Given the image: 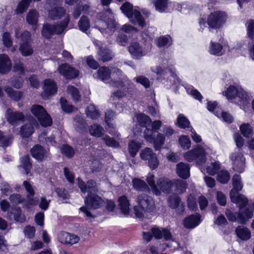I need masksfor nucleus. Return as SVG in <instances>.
<instances>
[{"label":"nucleus","instance_id":"1","mask_svg":"<svg viewBox=\"0 0 254 254\" xmlns=\"http://www.w3.org/2000/svg\"><path fill=\"white\" fill-rule=\"evenodd\" d=\"M184 157L189 162L194 160L196 165L199 167L201 172L203 174L206 173L208 175H230L229 172L219 161L211 162L203 167L207 160L206 152L200 145H197L192 149L186 152L184 154Z\"/></svg>","mask_w":254,"mask_h":254},{"label":"nucleus","instance_id":"2","mask_svg":"<svg viewBox=\"0 0 254 254\" xmlns=\"http://www.w3.org/2000/svg\"><path fill=\"white\" fill-rule=\"evenodd\" d=\"M77 182L78 187L81 191L84 193H88V195L84 200L86 206L80 207L79 210L88 219L93 218L94 216L87 207L92 209H97L101 208L105 203L103 198L96 194L99 190L98 186L92 180H89L85 184L79 177L77 178Z\"/></svg>","mask_w":254,"mask_h":254},{"label":"nucleus","instance_id":"3","mask_svg":"<svg viewBox=\"0 0 254 254\" xmlns=\"http://www.w3.org/2000/svg\"><path fill=\"white\" fill-rule=\"evenodd\" d=\"M70 21V17L67 14L64 18L56 23H45L43 24L41 29L42 36L47 40H50L55 35L64 34L69 29L68 25Z\"/></svg>","mask_w":254,"mask_h":254},{"label":"nucleus","instance_id":"4","mask_svg":"<svg viewBox=\"0 0 254 254\" xmlns=\"http://www.w3.org/2000/svg\"><path fill=\"white\" fill-rule=\"evenodd\" d=\"M137 202L138 206H134L133 209L134 214L137 218H142L144 212H152L155 210V202L150 196L141 194L138 196Z\"/></svg>","mask_w":254,"mask_h":254},{"label":"nucleus","instance_id":"5","mask_svg":"<svg viewBox=\"0 0 254 254\" xmlns=\"http://www.w3.org/2000/svg\"><path fill=\"white\" fill-rule=\"evenodd\" d=\"M147 181L151 188L153 193L156 195L160 194L159 190L166 193L174 192V188L171 186L172 185H173V181L161 178L156 184L154 176H148Z\"/></svg>","mask_w":254,"mask_h":254},{"label":"nucleus","instance_id":"6","mask_svg":"<svg viewBox=\"0 0 254 254\" xmlns=\"http://www.w3.org/2000/svg\"><path fill=\"white\" fill-rule=\"evenodd\" d=\"M156 72L158 75V79L161 82L166 79L167 81L170 82V85H173L179 84L180 80L175 73V69L172 65H167L166 67L159 66L156 67Z\"/></svg>","mask_w":254,"mask_h":254},{"label":"nucleus","instance_id":"7","mask_svg":"<svg viewBox=\"0 0 254 254\" xmlns=\"http://www.w3.org/2000/svg\"><path fill=\"white\" fill-rule=\"evenodd\" d=\"M31 111L32 114L38 119L42 127H47L52 125V120L51 117L42 106L34 105L32 106Z\"/></svg>","mask_w":254,"mask_h":254},{"label":"nucleus","instance_id":"8","mask_svg":"<svg viewBox=\"0 0 254 254\" xmlns=\"http://www.w3.org/2000/svg\"><path fill=\"white\" fill-rule=\"evenodd\" d=\"M227 14L224 11H216L211 13L207 18V24L213 29H219L225 23Z\"/></svg>","mask_w":254,"mask_h":254},{"label":"nucleus","instance_id":"9","mask_svg":"<svg viewBox=\"0 0 254 254\" xmlns=\"http://www.w3.org/2000/svg\"><path fill=\"white\" fill-rule=\"evenodd\" d=\"M145 139L148 142L153 143L156 150H159L164 144L165 137L163 134L158 133L155 137V134L152 133V130L145 129L143 132Z\"/></svg>","mask_w":254,"mask_h":254},{"label":"nucleus","instance_id":"10","mask_svg":"<svg viewBox=\"0 0 254 254\" xmlns=\"http://www.w3.org/2000/svg\"><path fill=\"white\" fill-rule=\"evenodd\" d=\"M140 156L142 160L148 161V166L151 170L158 167L159 160L152 149L148 147L143 149L140 152Z\"/></svg>","mask_w":254,"mask_h":254},{"label":"nucleus","instance_id":"11","mask_svg":"<svg viewBox=\"0 0 254 254\" xmlns=\"http://www.w3.org/2000/svg\"><path fill=\"white\" fill-rule=\"evenodd\" d=\"M230 158L234 171L242 173L245 168V158L243 154L240 152H235L231 154Z\"/></svg>","mask_w":254,"mask_h":254},{"label":"nucleus","instance_id":"12","mask_svg":"<svg viewBox=\"0 0 254 254\" xmlns=\"http://www.w3.org/2000/svg\"><path fill=\"white\" fill-rule=\"evenodd\" d=\"M59 72L66 79H73L78 77L79 71L69 64H64L59 66Z\"/></svg>","mask_w":254,"mask_h":254},{"label":"nucleus","instance_id":"13","mask_svg":"<svg viewBox=\"0 0 254 254\" xmlns=\"http://www.w3.org/2000/svg\"><path fill=\"white\" fill-rule=\"evenodd\" d=\"M254 203L248 207H242L239 208L238 212V222L241 224L245 223L253 215Z\"/></svg>","mask_w":254,"mask_h":254},{"label":"nucleus","instance_id":"14","mask_svg":"<svg viewBox=\"0 0 254 254\" xmlns=\"http://www.w3.org/2000/svg\"><path fill=\"white\" fill-rule=\"evenodd\" d=\"M32 156L38 161H42L48 157L49 153L39 144L35 145L30 150Z\"/></svg>","mask_w":254,"mask_h":254},{"label":"nucleus","instance_id":"15","mask_svg":"<svg viewBox=\"0 0 254 254\" xmlns=\"http://www.w3.org/2000/svg\"><path fill=\"white\" fill-rule=\"evenodd\" d=\"M78 236L70 234L67 232H62L58 235V241L62 244L65 245H73L77 243L79 241Z\"/></svg>","mask_w":254,"mask_h":254},{"label":"nucleus","instance_id":"16","mask_svg":"<svg viewBox=\"0 0 254 254\" xmlns=\"http://www.w3.org/2000/svg\"><path fill=\"white\" fill-rule=\"evenodd\" d=\"M39 17V12L35 9H30L27 13L26 21L34 31L37 29Z\"/></svg>","mask_w":254,"mask_h":254},{"label":"nucleus","instance_id":"17","mask_svg":"<svg viewBox=\"0 0 254 254\" xmlns=\"http://www.w3.org/2000/svg\"><path fill=\"white\" fill-rule=\"evenodd\" d=\"M7 121L12 125H16L19 122L23 121L24 116L21 112H12L10 109H7L5 114Z\"/></svg>","mask_w":254,"mask_h":254},{"label":"nucleus","instance_id":"18","mask_svg":"<svg viewBox=\"0 0 254 254\" xmlns=\"http://www.w3.org/2000/svg\"><path fill=\"white\" fill-rule=\"evenodd\" d=\"M230 196L232 201L237 204L239 208L245 207L248 203V199L245 195L238 193L234 190H231L230 192Z\"/></svg>","mask_w":254,"mask_h":254},{"label":"nucleus","instance_id":"19","mask_svg":"<svg viewBox=\"0 0 254 254\" xmlns=\"http://www.w3.org/2000/svg\"><path fill=\"white\" fill-rule=\"evenodd\" d=\"M199 214L191 215L186 217L183 222L184 226L188 229H193L197 226L201 222Z\"/></svg>","mask_w":254,"mask_h":254},{"label":"nucleus","instance_id":"20","mask_svg":"<svg viewBox=\"0 0 254 254\" xmlns=\"http://www.w3.org/2000/svg\"><path fill=\"white\" fill-rule=\"evenodd\" d=\"M128 19L132 24L137 25L141 28H143L146 26V24L145 18L142 15L141 12L138 10L134 9V13Z\"/></svg>","mask_w":254,"mask_h":254},{"label":"nucleus","instance_id":"21","mask_svg":"<svg viewBox=\"0 0 254 254\" xmlns=\"http://www.w3.org/2000/svg\"><path fill=\"white\" fill-rule=\"evenodd\" d=\"M169 206L172 209H178V213H182L184 210V205L181 203L180 198L177 195L170 196L168 199Z\"/></svg>","mask_w":254,"mask_h":254},{"label":"nucleus","instance_id":"22","mask_svg":"<svg viewBox=\"0 0 254 254\" xmlns=\"http://www.w3.org/2000/svg\"><path fill=\"white\" fill-rule=\"evenodd\" d=\"M43 89L47 97L55 94L57 92V86L55 81L51 79H45L44 82Z\"/></svg>","mask_w":254,"mask_h":254},{"label":"nucleus","instance_id":"23","mask_svg":"<svg viewBox=\"0 0 254 254\" xmlns=\"http://www.w3.org/2000/svg\"><path fill=\"white\" fill-rule=\"evenodd\" d=\"M151 232L156 239H160L163 237L166 241L172 239V236L170 230L167 229H160L158 228L153 227L151 229Z\"/></svg>","mask_w":254,"mask_h":254},{"label":"nucleus","instance_id":"24","mask_svg":"<svg viewBox=\"0 0 254 254\" xmlns=\"http://www.w3.org/2000/svg\"><path fill=\"white\" fill-rule=\"evenodd\" d=\"M11 66V61L6 54H0V73L5 74L9 72Z\"/></svg>","mask_w":254,"mask_h":254},{"label":"nucleus","instance_id":"25","mask_svg":"<svg viewBox=\"0 0 254 254\" xmlns=\"http://www.w3.org/2000/svg\"><path fill=\"white\" fill-rule=\"evenodd\" d=\"M66 13L65 9L63 7H55L48 11L49 18L53 20H58L64 17Z\"/></svg>","mask_w":254,"mask_h":254},{"label":"nucleus","instance_id":"26","mask_svg":"<svg viewBox=\"0 0 254 254\" xmlns=\"http://www.w3.org/2000/svg\"><path fill=\"white\" fill-rule=\"evenodd\" d=\"M118 207L121 212L125 215H127L130 211V204L129 200L125 195H123L118 198Z\"/></svg>","mask_w":254,"mask_h":254},{"label":"nucleus","instance_id":"27","mask_svg":"<svg viewBox=\"0 0 254 254\" xmlns=\"http://www.w3.org/2000/svg\"><path fill=\"white\" fill-rule=\"evenodd\" d=\"M98 54L99 60L102 61L103 62L110 61L114 57L112 51L106 47H99Z\"/></svg>","mask_w":254,"mask_h":254},{"label":"nucleus","instance_id":"28","mask_svg":"<svg viewBox=\"0 0 254 254\" xmlns=\"http://www.w3.org/2000/svg\"><path fill=\"white\" fill-rule=\"evenodd\" d=\"M128 51L134 59L138 60L144 55L141 47L137 42L132 43L129 47Z\"/></svg>","mask_w":254,"mask_h":254},{"label":"nucleus","instance_id":"29","mask_svg":"<svg viewBox=\"0 0 254 254\" xmlns=\"http://www.w3.org/2000/svg\"><path fill=\"white\" fill-rule=\"evenodd\" d=\"M74 127L76 131L80 133L86 130L87 124L85 120L80 115H76L74 118Z\"/></svg>","mask_w":254,"mask_h":254},{"label":"nucleus","instance_id":"30","mask_svg":"<svg viewBox=\"0 0 254 254\" xmlns=\"http://www.w3.org/2000/svg\"><path fill=\"white\" fill-rule=\"evenodd\" d=\"M183 86L185 88L188 94L193 97L195 100H197L199 102H201L203 99L202 95L193 86L188 84H185L183 85Z\"/></svg>","mask_w":254,"mask_h":254},{"label":"nucleus","instance_id":"31","mask_svg":"<svg viewBox=\"0 0 254 254\" xmlns=\"http://www.w3.org/2000/svg\"><path fill=\"white\" fill-rule=\"evenodd\" d=\"M15 37L17 39H20V43H31V33L30 32L25 30L20 32L17 29H15Z\"/></svg>","mask_w":254,"mask_h":254},{"label":"nucleus","instance_id":"32","mask_svg":"<svg viewBox=\"0 0 254 254\" xmlns=\"http://www.w3.org/2000/svg\"><path fill=\"white\" fill-rule=\"evenodd\" d=\"M136 119L140 127H145V129H150L152 121L148 116L142 113L139 114L136 117Z\"/></svg>","mask_w":254,"mask_h":254},{"label":"nucleus","instance_id":"33","mask_svg":"<svg viewBox=\"0 0 254 254\" xmlns=\"http://www.w3.org/2000/svg\"><path fill=\"white\" fill-rule=\"evenodd\" d=\"M235 231L238 237L242 240L247 241L251 238L250 231L245 227L239 226L236 228Z\"/></svg>","mask_w":254,"mask_h":254},{"label":"nucleus","instance_id":"34","mask_svg":"<svg viewBox=\"0 0 254 254\" xmlns=\"http://www.w3.org/2000/svg\"><path fill=\"white\" fill-rule=\"evenodd\" d=\"M171 186L174 188V192L178 194L184 192L187 188L186 183L184 180L173 181V185Z\"/></svg>","mask_w":254,"mask_h":254},{"label":"nucleus","instance_id":"35","mask_svg":"<svg viewBox=\"0 0 254 254\" xmlns=\"http://www.w3.org/2000/svg\"><path fill=\"white\" fill-rule=\"evenodd\" d=\"M111 73L110 69L105 66L100 67L97 71L98 78L103 81L109 80L111 77Z\"/></svg>","mask_w":254,"mask_h":254},{"label":"nucleus","instance_id":"36","mask_svg":"<svg viewBox=\"0 0 254 254\" xmlns=\"http://www.w3.org/2000/svg\"><path fill=\"white\" fill-rule=\"evenodd\" d=\"M4 90L8 96L16 101H19L22 97V92L19 91H15L10 86L5 87Z\"/></svg>","mask_w":254,"mask_h":254},{"label":"nucleus","instance_id":"37","mask_svg":"<svg viewBox=\"0 0 254 254\" xmlns=\"http://www.w3.org/2000/svg\"><path fill=\"white\" fill-rule=\"evenodd\" d=\"M19 50L24 57L30 56L33 53L31 43H20Z\"/></svg>","mask_w":254,"mask_h":254},{"label":"nucleus","instance_id":"38","mask_svg":"<svg viewBox=\"0 0 254 254\" xmlns=\"http://www.w3.org/2000/svg\"><path fill=\"white\" fill-rule=\"evenodd\" d=\"M86 114L87 117L93 120L98 119L100 115V112L95 105L90 104L86 109Z\"/></svg>","mask_w":254,"mask_h":254},{"label":"nucleus","instance_id":"39","mask_svg":"<svg viewBox=\"0 0 254 254\" xmlns=\"http://www.w3.org/2000/svg\"><path fill=\"white\" fill-rule=\"evenodd\" d=\"M78 26L80 31L87 33V31L90 27L89 19L85 15L82 16L78 21Z\"/></svg>","mask_w":254,"mask_h":254},{"label":"nucleus","instance_id":"40","mask_svg":"<svg viewBox=\"0 0 254 254\" xmlns=\"http://www.w3.org/2000/svg\"><path fill=\"white\" fill-rule=\"evenodd\" d=\"M171 37L169 35L160 36L155 40V43L159 48L165 47L171 44Z\"/></svg>","mask_w":254,"mask_h":254},{"label":"nucleus","instance_id":"41","mask_svg":"<svg viewBox=\"0 0 254 254\" xmlns=\"http://www.w3.org/2000/svg\"><path fill=\"white\" fill-rule=\"evenodd\" d=\"M120 9L128 19L134 13V9L133 8V5L127 1L125 2L122 5Z\"/></svg>","mask_w":254,"mask_h":254},{"label":"nucleus","instance_id":"42","mask_svg":"<svg viewBox=\"0 0 254 254\" xmlns=\"http://www.w3.org/2000/svg\"><path fill=\"white\" fill-rule=\"evenodd\" d=\"M177 175H190V166L188 163L180 162L176 165Z\"/></svg>","mask_w":254,"mask_h":254},{"label":"nucleus","instance_id":"43","mask_svg":"<svg viewBox=\"0 0 254 254\" xmlns=\"http://www.w3.org/2000/svg\"><path fill=\"white\" fill-rule=\"evenodd\" d=\"M222 46L217 42H210V46L209 48V53L211 55L219 56L222 55Z\"/></svg>","mask_w":254,"mask_h":254},{"label":"nucleus","instance_id":"44","mask_svg":"<svg viewBox=\"0 0 254 254\" xmlns=\"http://www.w3.org/2000/svg\"><path fill=\"white\" fill-rule=\"evenodd\" d=\"M128 147L130 155L134 157L138 152L141 145L140 143L132 140L128 143Z\"/></svg>","mask_w":254,"mask_h":254},{"label":"nucleus","instance_id":"45","mask_svg":"<svg viewBox=\"0 0 254 254\" xmlns=\"http://www.w3.org/2000/svg\"><path fill=\"white\" fill-rule=\"evenodd\" d=\"M33 126L30 124L24 125L21 127L20 133L23 137H29L34 132Z\"/></svg>","mask_w":254,"mask_h":254},{"label":"nucleus","instance_id":"46","mask_svg":"<svg viewBox=\"0 0 254 254\" xmlns=\"http://www.w3.org/2000/svg\"><path fill=\"white\" fill-rule=\"evenodd\" d=\"M178 126L181 128L185 129L186 128H190V122L189 120L183 114H180L177 118Z\"/></svg>","mask_w":254,"mask_h":254},{"label":"nucleus","instance_id":"47","mask_svg":"<svg viewBox=\"0 0 254 254\" xmlns=\"http://www.w3.org/2000/svg\"><path fill=\"white\" fill-rule=\"evenodd\" d=\"M169 0H155L154 4L156 10L161 13L165 12L168 7Z\"/></svg>","mask_w":254,"mask_h":254},{"label":"nucleus","instance_id":"48","mask_svg":"<svg viewBox=\"0 0 254 254\" xmlns=\"http://www.w3.org/2000/svg\"><path fill=\"white\" fill-rule=\"evenodd\" d=\"M32 0H21L18 3L15 13L16 14H22L27 10Z\"/></svg>","mask_w":254,"mask_h":254},{"label":"nucleus","instance_id":"49","mask_svg":"<svg viewBox=\"0 0 254 254\" xmlns=\"http://www.w3.org/2000/svg\"><path fill=\"white\" fill-rule=\"evenodd\" d=\"M89 131L91 135L94 136L100 137L103 134L104 129L101 125L93 124L90 127Z\"/></svg>","mask_w":254,"mask_h":254},{"label":"nucleus","instance_id":"50","mask_svg":"<svg viewBox=\"0 0 254 254\" xmlns=\"http://www.w3.org/2000/svg\"><path fill=\"white\" fill-rule=\"evenodd\" d=\"M232 185L234 190L235 192L241 191L243 187L240 176H233L232 178Z\"/></svg>","mask_w":254,"mask_h":254},{"label":"nucleus","instance_id":"51","mask_svg":"<svg viewBox=\"0 0 254 254\" xmlns=\"http://www.w3.org/2000/svg\"><path fill=\"white\" fill-rule=\"evenodd\" d=\"M11 16L10 14H7L6 9L0 8V17H1L2 20L0 26L2 28H4L6 25L8 24V21L11 19Z\"/></svg>","mask_w":254,"mask_h":254},{"label":"nucleus","instance_id":"52","mask_svg":"<svg viewBox=\"0 0 254 254\" xmlns=\"http://www.w3.org/2000/svg\"><path fill=\"white\" fill-rule=\"evenodd\" d=\"M133 187L137 190L145 191L147 186L146 183L140 179L135 178L132 180Z\"/></svg>","mask_w":254,"mask_h":254},{"label":"nucleus","instance_id":"53","mask_svg":"<svg viewBox=\"0 0 254 254\" xmlns=\"http://www.w3.org/2000/svg\"><path fill=\"white\" fill-rule=\"evenodd\" d=\"M60 104L63 111L67 113H70L74 111V107L69 105L67 100L64 98H61Z\"/></svg>","mask_w":254,"mask_h":254},{"label":"nucleus","instance_id":"54","mask_svg":"<svg viewBox=\"0 0 254 254\" xmlns=\"http://www.w3.org/2000/svg\"><path fill=\"white\" fill-rule=\"evenodd\" d=\"M67 91L70 94L73 100L75 101H79L81 99V96L78 90L73 86H68L67 88Z\"/></svg>","mask_w":254,"mask_h":254},{"label":"nucleus","instance_id":"55","mask_svg":"<svg viewBox=\"0 0 254 254\" xmlns=\"http://www.w3.org/2000/svg\"><path fill=\"white\" fill-rule=\"evenodd\" d=\"M179 143L184 150L189 149L191 146V141L188 136L183 135L179 138Z\"/></svg>","mask_w":254,"mask_h":254},{"label":"nucleus","instance_id":"56","mask_svg":"<svg viewBox=\"0 0 254 254\" xmlns=\"http://www.w3.org/2000/svg\"><path fill=\"white\" fill-rule=\"evenodd\" d=\"M133 80L137 83H139L146 88H149L150 86L149 80L143 75H139L134 78Z\"/></svg>","mask_w":254,"mask_h":254},{"label":"nucleus","instance_id":"57","mask_svg":"<svg viewBox=\"0 0 254 254\" xmlns=\"http://www.w3.org/2000/svg\"><path fill=\"white\" fill-rule=\"evenodd\" d=\"M218 103L216 101H208L207 103V109L210 112L213 113L214 114L220 117V111L217 109Z\"/></svg>","mask_w":254,"mask_h":254},{"label":"nucleus","instance_id":"58","mask_svg":"<svg viewBox=\"0 0 254 254\" xmlns=\"http://www.w3.org/2000/svg\"><path fill=\"white\" fill-rule=\"evenodd\" d=\"M62 153L68 158H72L74 155V150L68 144H64L61 148Z\"/></svg>","mask_w":254,"mask_h":254},{"label":"nucleus","instance_id":"59","mask_svg":"<svg viewBox=\"0 0 254 254\" xmlns=\"http://www.w3.org/2000/svg\"><path fill=\"white\" fill-rule=\"evenodd\" d=\"M239 88L234 85H231L227 89L225 95L230 99H233L237 98Z\"/></svg>","mask_w":254,"mask_h":254},{"label":"nucleus","instance_id":"60","mask_svg":"<svg viewBox=\"0 0 254 254\" xmlns=\"http://www.w3.org/2000/svg\"><path fill=\"white\" fill-rule=\"evenodd\" d=\"M12 142L11 138L9 135H4L3 133L0 130V146L3 147L8 146Z\"/></svg>","mask_w":254,"mask_h":254},{"label":"nucleus","instance_id":"61","mask_svg":"<svg viewBox=\"0 0 254 254\" xmlns=\"http://www.w3.org/2000/svg\"><path fill=\"white\" fill-rule=\"evenodd\" d=\"M247 35L253 41H254V20H250L246 23Z\"/></svg>","mask_w":254,"mask_h":254},{"label":"nucleus","instance_id":"62","mask_svg":"<svg viewBox=\"0 0 254 254\" xmlns=\"http://www.w3.org/2000/svg\"><path fill=\"white\" fill-rule=\"evenodd\" d=\"M21 166L24 169L26 172V175H28L32 167V164L30 162L29 157L28 156L23 157L21 158Z\"/></svg>","mask_w":254,"mask_h":254},{"label":"nucleus","instance_id":"63","mask_svg":"<svg viewBox=\"0 0 254 254\" xmlns=\"http://www.w3.org/2000/svg\"><path fill=\"white\" fill-rule=\"evenodd\" d=\"M13 71L20 75H24L25 70L24 64L20 61L15 62L13 66Z\"/></svg>","mask_w":254,"mask_h":254},{"label":"nucleus","instance_id":"64","mask_svg":"<svg viewBox=\"0 0 254 254\" xmlns=\"http://www.w3.org/2000/svg\"><path fill=\"white\" fill-rule=\"evenodd\" d=\"M103 139L105 144L109 147L116 148L120 146L119 143L113 138L110 137L109 136L106 135L103 138Z\"/></svg>","mask_w":254,"mask_h":254}]
</instances>
